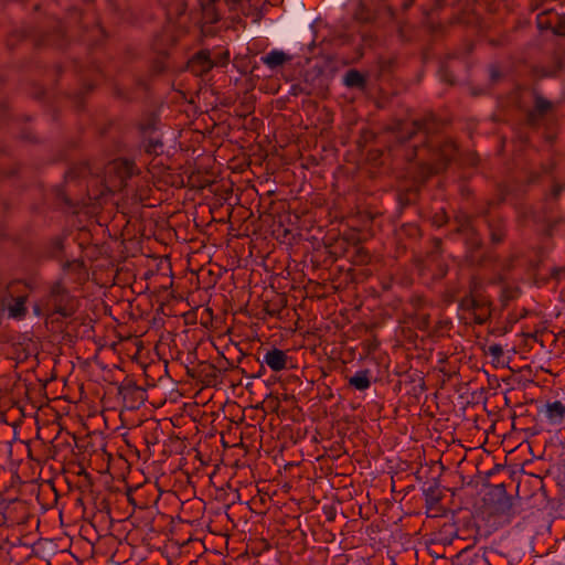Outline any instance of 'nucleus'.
Here are the masks:
<instances>
[{"instance_id":"nucleus-19","label":"nucleus","mask_w":565,"mask_h":565,"mask_svg":"<svg viewBox=\"0 0 565 565\" xmlns=\"http://www.w3.org/2000/svg\"><path fill=\"white\" fill-rule=\"evenodd\" d=\"M486 320H487V318H483V317H478V318H477V321H478L479 323H484V322H486Z\"/></svg>"},{"instance_id":"nucleus-13","label":"nucleus","mask_w":565,"mask_h":565,"mask_svg":"<svg viewBox=\"0 0 565 565\" xmlns=\"http://www.w3.org/2000/svg\"><path fill=\"white\" fill-rule=\"evenodd\" d=\"M499 488V505L502 511L510 510L512 507V498L505 491L504 484L498 486Z\"/></svg>"},{"instance_id":"nucleus-10","label":"nucleus","mask_w":565,"mask_h":565,"mask_svg":"<svg viewBox=\"0 0 565 565\" xmlns=\"http://www.w3.org/2000/svg\"><path fill=\"white\" fill-rule=\"evenodd\" d=\"M343 84L348 88L364 90L366 88V77L358 70H349L342 77Z\"/></svg>"},{"instance_id":"nucleus-1","label":"nucleus","mask_w":565,"mask_h":565,"mask_svg":"<svg viewBox=\"0 0 565 565\" xmlns=\"http://www.w3.org/2000/svg\"><path fill=\"white\" fill-rule=\"evenodd\" d=\"M489 76L492 84L511 81V92L500 99V104L516 113L523 122V128L516 132L514 167L499 184L501 200L516 206L529 186H539L544 196L556 198L563 190L558 182L563 168L558 167L561 158L553 145L557 118L552 103L534 92H523L515 82L516 71L510 64L492 66Z\"/></svg>"},{"instance_id":"nucleus-20","label":"nucleus","mask_w":565,"mask_h":565,"mask_svg":"<svg viewBox=\"0 0 565 565\" xmlns=\"http://www.w3.org/2000/svg\"><path fill=\"white\" fill-rule=\"evenodd\" d=\"M509 116H510V115H507V116H505V118H504V120H505V121H510V119H511V118H510Z\"/></svg>"},{"instance_id":"nucleus-15","label":"nucleus","mask_w":565,"mask_h":565,"mask_svg":"<svg viewBox=\"0 0 565 565\" xmlns=\"http://www.w3.org/2000/svg\"><path fill=\"white\" fill-rule=\"evenodd\" d=\"M491 353L498 356L502 353V349L499 345L491 347Z\"/></svg>"},{"instance_id":"nucleus-7","label":"nucleus","mask_w":565,"mask_h":565,"mask_svg":"<svg viewBox=\"0 0 565 565\" xmlns=\"http://www.w3.org/2000/svg\"><path fill=\"white\" fill-rule=\"evenodd\" d=\"M396 130L397 138L401 142L412 140L413 136L417 134H423V139H425V141L428 139L427 128L418 121H414L407 128L404 126V124L398 122L396 126Z\"/></svg>"},{"instance_id":"nucleus-22","label":"nucleus","mask_w":565,"mask_h":565,"mask_svg":"<svg viewBox=\"0 0 565 565\" xmlns=\"http://www.w3.org/2000/svg\"><path fill=\"white\" fill-rule=\"evenodd\" d=\"M529 262H530L531 266H534V260L533 259H530Z\"/></svg>"},{"instance_id":"nucleus-8","label":"nucleus","mask_w":565,"mask_h":565,"mask_svg":"<svg viewBox=\"0 0 565 565\" xmlns=\"http://www.w3.org/2000/svg\"><path fill=\"white\" fill-rule=\"evenodd\" d=\"M263 362L273 371L279 372L286 369L287 354L280 349L274 348L264 354Z\"/></svg>"},{"instance_id":"nucleus-18","label":"nucleus","mask_w":565,"mask_h":565,"mask_svg":"<svg viewBox=\"0 0 565 565\" xmlns=\"http://www.w3.org/2000/svg\"><path fill=\"white\" fill-rule=\"evenodd\" d=\"M480 306V301L478 299H471V307L477 309Z\"/></svg>"},{"instance_id":"nucleus-17","label":"nucleus","mask_w":565,"mask_h":565,"mask_svg":"<svg viewBox=\"0 0 565 565\" xmlns=\"http://www.w3.org/2000/svg\"><path fill=\"white\" fill-rule=\"evenodd\" d=\"M160 146H161V142H159L158 140H151V148L153 151H156L157 148Z\"/></svg>"},{"instance_id":"nucleus-14","label":"nucleus","mask_w":565,"mask_h":565,"mask_svg":"<svg viewBox=\"0 0 565 565\" xmlns=\"http://www.w3.org/2000/svg\"><path fill=\"white\" fill-rule=\"evenodd\" d=\"M495 279H497V280H498V282H500V284H505V281H507L508 277L505 276V274H504V273L499 271V273L497 274Z\"/></svg>"},{"instance_id":"nucleus-4","label":"nucleus","mask_w":565,"mask_h":565,"mask_svg":"<svg viewBox=\"0 0 565 565\" xmlns=\"http://www.w3.org/2000/svg\"><path fill=\"white\" fill-rule=\"evenodd\" d=\"M1 303L9 310L13 318H22L25 315V296L17 295L13 287L7 284L0 286Z\"/></svg>"},{"instance_id":"nucleus-5","label":"nucleus","mask_w":565,"mask_h":565,"mask_svg":"<svg viewBox=\"0 0 565 565\" xmlns=\"http://www.w3.org/2000/svg\"><path fill=\"white\" fill-rule=\"evenodd\" d=\"M429 149L438 159V164H426L425 170L428 173H437L440 168L447 167L455 160L457 153V147L454 143H449L446 149H441L438 145H429Z\"/></svg>"},{"instance_id":"nucleus-12","label":"nucleus","mask_w":565,"mask_h":565,"mask_svg":"<svg viewBox=\"0 0 565 565\" xmlns=\"http://www.w3.org/2000/svg\"><path fill=\"white\" fill-rule=\"evenodd\" d=\"M483 221L486 223L487 231L491 237V241L493 243H500L503 238V232L499 224L494 223V220L490 217V215H486L483 217Z\"/></svg>"},{"instance_id":"nucleus-21","label":"nucleus","mask_w":565,"mask_h":565,"mask_svg":"<svg viewBox=\"0 0 565 565\" xmlns=\"http://www.w3.org/2000/svg\"><path fill=\"white\" fill-rule=\"evenodd\" d=\"M125 164H126L127 169H130L129 162L126 161Z\"/></svg>"},{"instance_id":"nucleus-2","label":"nucleus","mask_w":565,"mask_h":565,"mask_svg":"<svg viewBox=\"0 0 565 565\" xmlns=\"http://www.w3.org/2000/svg\"><path fill=\"white\" fill-rule=\"evenodd\" d=\"M519 209L525 221L533 223L541 234L545 236L558 235L565 238V218L562 216L527 204Z\"/></svg>"},{"instance_id":"nucleus-11","label":"nucleus","mask_w":565,"mask_h":565,"mask_svg":"<svg viewBox=\"0 0 565 565\" xmlns=\"http://www.w3.org/2000/svg\"><path fill=\"white\" fill-rule=\"evenodd\" d=\"M288 61H290V56L284 51L277 49L269 51L262 57V62L270 70L282 66Z\"/></svg>"},{"instance_id":"nucleus-6","label":"nucleus","mask_w":565,"mask_h":565,"mask_svg":"<svg viewBox=\"0 0 565 565\" xmlns=\"http://www.w3.org/2000/svg\"><path fill=\"white\" fill-rule=\"evenodd\" d=\"M552 425H559L565 419V405L561 401L548 402L541 409Z\"/></svg>"},{"instance_id":"nucleus-9","label":"nucleus","mask_w":565,"mask_h":565,"mask_svg":"<svg viewBox=\"0 0 565 565\" xmlns=\"http://www.w3.org/2000/svg\"><path fill=\"white\" fill-rule=\"evenodd\" d=\"M371 384L372 371L369 369L359 370L349 377V385L360 392L369 390Z\"/></svg>"},{"instance_id":"nucleus-16","label":"nucleus","mask_w":565,"mask_h":565,"mask_svg":"<svg viewBox=\"0 0 565 565\" xmlns=\"http://www.w3.org/2000/svg\"><path fill=\"white\" fill-rule=\"evenodd\" d=\"M512 265V262L511 260H503L501 262L500 266L503 269H505L507 267H510Z\"/></svg>"},{"instance_id":"nucleus-3","label":"nucleus","mask_w":565,"mask_h":565,"mask_svg":"<svg viewBox=\"0 0 565 565\" xmlns=\"http://www.w3.org/2000/svg\"><path fill=\"white\" fill-rule=\"evenodd\" d=\"M537 29L552 36H565V14L547 10L536 15Z\"/></svg>"}]
</instances>
